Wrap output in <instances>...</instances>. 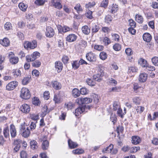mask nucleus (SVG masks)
Returning <instances> with one entry per match:
<instances>
[{
  "label": "nucleus",
  "mask_w": 158,
  "mask_h": 158,
  "mask_svg": "<svg viewBox=\"0 0 158 158\" xmlns=\"http://www.w3.org/2000/svg\"><path fill=\"white\" fill-rule=\"evenodd\" d=\"M73 105L71 102H69L65 103V107L67 108L68 110L71 109L73 107Z\"/></svg>",
  "instance_id": "obj_51"
},
{
  "label": "nucleus",
  "mask_w": 158,
  "mask_h": 158,
  "mask_svg": "<svg viewBox=\"0 0 158 158\" xmlns=\"http://www.w3.org/2000/svg\"><path fill=\"white\" fill-rule=\"evenodd\" d=\"M117 114L121 118H123V117L124 115L123 113V112L121 108H120L117 110Z\"/></svg>",
  "instance_id": "obj_49"
},
{
  "label": "nucleus",
  "mask_w": 158,
  "mask_h": 158,
  "mask_svg": "<svg viewBox=\"0 0 158 158\" xmlns=\"http://www.w3.org/2000/svg\"><path fill=\"white\" fill-rule=\"evenodd\" d=\"M20 110L23 113L27 114L31 110L30 106L27 104H23L20 107Z\"/></svg>",
  "instance_id": "obj_9"
},
{
  "label": "nucleus",
  "mask_w": 158,
  "mask_h": 158,
  "mask_svg": "<svg viewBox=\"0 0 158 158\" xmlns=\"http://www.w3.org/2000/svg\"><path fill=\"white\" fill-rule=\"evenodd\" d=\"M110 120L114 124L115 123H116L117 118V116L114 114L112 113L110 115Z\"/></svg>",
  "instance_id": "obj_33"
},
{
  "label": "nucleus",
  "mask_w": 158,
  "mask_h": 158,
  "mask_svg": "<svg viewBox=\"0 0 158 158\" xmlns=\"http://www.w3.org/2000/svg\"><path fill=\"white\" fill-rule=\"evenodd\" d=\"M85 110V108L84 106L79 107L77 108L75 110V114L76 116H79V115L83 112Z\"/></svg>",
  "instance_id": "obj_16"
},
{
  "label": "nucleus",
  "mask_w": 158,
  "mask_h": 158,
  "mask_svg": "<svg viewBox=\"0 0 158 158\" xmlns=\"http://www.w3.org/2000/svg\"><path fill=\"white\" fill-rule=\"evenodd\" d=\"M3 134L4 137L7 138L9 137V127H7L4 128L3 130Z\"/></svg>",
  "instance_id": "obj_30"
},
{
  "label": "nucleus",
  "mask_w": 158,
  "mask_h": 158,
  "mask_svg": "<svg viewBox=\"0 0 158 158\" xmlns=\"http://www.w3.org/2000/svg\"><path fill=\"white\" fill-rule=\"evenodd\" d=\"M41 62L38 60H36L32 63V66L35 68L39 67L41 65Z\"/></svg>",
  "instance_id": "obj_43"
},
{
  "label": "nucleus",
  "mask_w": 158,
  "mask_h": 158,
  "mask_svg": "<svg viewBox=\"0 0 158 158\" xmlns=\"http://www.w3.org/2000/svg\"><path fill=\"white\" fill-rule=\"evenodd\" d=\"M20 97L24 99H29L31 97V94L29 89L26 88H23L20 91Z\"/></svg>",
  "instance_id": "obj_1"
},
{
  "label": "nucleus",
  "mask_w": 158,
  "mask_h": 158,
  "mask_svg": "<svg viewBox=\"0 0 158 158\" xmlns=\"http://www.w3.org/2000/svg\"><path fill=\"white\" fill-rule=\"evenodd\" d=\"M140 149V148L139 147H132L131 148H130V152L131 153H134L139 150Z\"/></svg>",
  "instance_id": "obj_37"
},
{
  "label": "nucleus",
  "mask_w": 158,
  "mask_h": 158,
  "mask_svg": "<svg viewBox=\"0 0 158 158\" xmlns=\"http://www.w3.org/2000/svg\"><path fill=\"white\" fill-rule=\"evenodd\" d=\"M63 65L62 63L60 61H56L55 63V68L57 72H61L62 69Z\"/></svg>",
  "instance_id": "obj_14"
},
{
  "label": "nucleus",
  "mask_w": 158,
  "mask_h": 158,
  "mask_svg": "<svg viewBox=\"0 0 158 158\" xmlns=\"http://www.w3.org/2000/svg\"><path fill=\"white\" fill-rule=\"evenodd\" d=\"M86 82L88 84V85L91 86H94L95 85V82L93 81L92 79L88 78L86 80Z\"/></svg>",
  "instance_id": "obj_39"
},
{
  "label": "nucleus",
  "mask_w": 158,
  "mask_h": 158,
  "mask_svg": "<svg viewBox=\"0 0 158 158\" xmlns=\"http://www.w3.org/2000/svg\"><path fill=\"white\" fill-rule=\"evenodd\" d=\"M108 0H103L101 3L100 6L101 7H106L108 5Z\"/></svg>",
  "instance_id": "obj_60"
},
{
  "label": "nucleus",
  "mask_w": 158,
  "mask_h": 158,
  "mask_svg": "<svg viewBox=\"0 0 158 158\" xmlns=\"http://www.w3.org/2000/svg\"><path fill=\"white\" fill-rule=\"evenodd\" d=\"M13 73L14 76L16 77L20 76L21 74V71L19 69H13Z\"/></svg>",
  "instance_id": "obj_44"
},
{
  "label": "nucleus",
  "mask_w": 158,
  "mask_h": 158,
  "mask_svg": "<svg viewBox=\"0 0 158 158\" xmlns=\"http://www.w3.org/2000/svg\"><path fill=\"white\" fill-rule=\"evenodd\" d=\"M135 20L139 23H141L143 22L142 17L139 15H136L135 16Z\"/></svg>",
  "instance_id": "obj_42"
},
{
  "label": "nucleus",
  "mask_w": 158,
  "mask_h": 158,
  "mask_svg": "<svg viewBox=\"0 0 158 158\" xmlns=\"http://www.w3.org/2000/svg\"><path fill=\"white\" fill-rule=\"evenodd\" d=\"M72 66L73 68L74 69H77L79 67V63H78V62L77 61H75L72 63Z\"/></svg>",
  "instance_id": "obj_61"
},
{
  "label": "nucleus",
  "mask_w": 158,
  "mask_h": 158,
  "mask_svg": "<svg viewBox=\"0 0 158 158\" xmlns=\"http://www.w3.org/2000/svg\"><path fill=\"white\" fill-rule=\"evenodd\" d=\"M10 131L11 136L15 138L16 135V131L15 126L13 124H11L10 126Z\"/></svg>",
  "instance_id": "obj_15"
},
{
  "label": "nucleus",
  "mask_w": 158,
  "mask_h": 158,
  "mask_svg": "<svg viewBox=\"0 0 158 158\" xmlns=\"http://www.w3.org/2000/svg\"><path fill=\"white\" fill-rule=\"evenodd\" d=\"M52 87L56 90L60 89L62 87L61 84L56 81L52 82Z\"/></svg>",
  "instance_id": "obj_22"
},
{
  "label": "nucleus",
  "mask_w": 158,
  "mask_h": 158,
  "mask_svg": "<svg viewBox=\"0 0 158 158\" xmlns=\"http://www.w3.org/2000/svg\"><path fill=\"white\" fill-rule=\"evenodd\" d=\"M20 141L19 139H16L14 141V144L15 147L14 148V150L16 152H18L20 148Z\"/></svg>",
  "instance_id": "obj_18"
},
{
  "label": "nucleus",
  "mask_w": 158,
  "mask_h": 158,
  "mask_svg": "<svg viewBox=\"0 0 158 158\" xmlns=\"http://www.w3.org/2000/svg\"><path fill=\"white\" fill-rule=\"evenodd\" d=\"M100 66L101 65H99L98 67V71L100 72V74H99V73H97V74L94 75L93 76L94 79L98 82H100L101 81L102 79V77L104 75V71L101 69Z\"/></svg>",
  "instance_id": "obj_4"
},
{
  "label": "nucleus",
  "mask_w": 158,
  "mask_h": 158,
  "mask_svg": "<svg viewBox=\"0 0 158 158\" xmlns=\"http://www.w3.org/2000/svg\"><path fill=\"white\" fill-rule=\"evenodd\" d=\"M12 27L11 23L9 22H6L4 25V28L7 30H9Z\"/></svg>",
  "instance_id": "obj_52"
},
{
  "label": "nucleus",
  "mask_w": 158,
  "mask_h": 158,
  "mask_svg": "<svg viewBox=\"0 0 158 158\" xmlns=\"http://www.w3.org/2000/svg\"><path fill=\"white\" fill-rule=\"evenodd\" d=\"M152 62L155 66H158V57L155 56L152 58Z\"/></svg>",
  "instance_id": "obj_34"
},
{
  "label": "nucleus",
  "mask_w": 158,
  "mask_h": 158,
  "mask_svg": "<svg viewBox=\"0 0 158 158\" xmlns=\"http://www.w3.org/2000/svg\"><path fill=\"white\" fill-rule=\"evenodd\" d=\"M143 37V40L148 42H150L152 38L151 35L148 33L144 34Z\"/></svg>",
  "instance_id": "obj_23"
},
{
  "label": "nucleus",
  "mask_w": 158,
  "mask_h": 158,
  "mask_svg": "<svg viewBox=\"0 0 158 158\" xmlns=\"http://www.w3.org/2000/svg\"><path fill=\"white\" fill-rule=\"evenodd\" d=\"M112 17L110 15H107L105 18V20L106 23H109L112 20Z\"/></svg>",
  "instance_id": "obj_55"
},
{
  "label": "nucleus",
  "mask_w": 158,
  "mask_h": 158,
  "mask_svg": "<svg viewBox=\"0 0 158 158\" xmlns=\"http://www.w3.org/2000/svg\"><path fill=\"white\" fill-rule=\"evenodd\" d=\"M144 108L142 106H137V107L136 110L137 113H141L144 110Z\"/></svg>",
  "instance_id": "obj_50"
},
{
  "label": "nucleus",
  "mask_w": 158,
  "mask_h": 158,
  "mask_svg": "<svg viewBox=\"0 0 158 158\" xmlns=\"http://www.w3.org/2000/svg\"><path fill=\"white\" fill-rule=\"evenodd\" d=\"M39 115L38 114H32L30 115L31 118L35 121L39 119Z\"/></svg>",
  "instance_id": "obj_56"
},
{
  "label": "nucleus",
  "mask_w": 158,
  "mask_h": 158,
  "mask_svg": "<svg viewBox=\"0 0 158 158\" xmlns=\"http://www.w3.org/2000/svg\"><path fill=\"white\" fill-rule=\"evenodd\" d=\"M0 44L3 46L7 47L9 45L10 41L8 38H5L2 40H0Z\"/></svg>",
  "instance_id": "obj_19"
},
{
  "label": "nucleus",
  "mask_w": 158,
  "mask_h": 158,
  "mask_svg": "<svg viewBox=\"0 0 158 158\" xmlns=\"http://www.w3.org/2000/svg\"><path fill=\"white\" fill-rule=\"evenodd\" d=\"M113 110L114 111H116L121 107L119 102L115 101H114L113 103Z\"/></svg>",
  "instance_id": "obj_28"
},
{
  "label": "nucleus",
  "mask_w": 158,
  "mask_h": 158,
  "mask_svg": "<svg viewBox=\"0 0 158 158\" xmlns=\"http://www.w3.org/2000/svg\"><path fill=\"white\" fill-rule=\"evenodd\" d=\"M69 147L70 149H73L78 146V144L76 142L72 141L71 139H69L68 141Z\"/></svg>",
  "instance_id": "obj_26"
},
{
  "label": "nucleus",
  "mask_w": 158,
  "mask_h": 158,
  "mask_svg": "<svg viewBox=\"0 0 158 158\" xmlns=\"http://www.w3.org/2000/svg\"><path fill=\"white\" fill-rule=\"evenodd\" d=\"M19 8L23 11H25L27 7V5L23 2L20 3L19 4Z\"/></svg>",
  "instance_id": "obj_31"
},
{
  "label": "nucleus",
  "mask_w": 158,
  "mask_h": 158,
  "mask_svg": "<svg viewBox=\"0 0 158 158\" xmlns=\"http://www.w3.org/2000/svg\"><path fill=\"white\" fill-rule=\"evenodd\" d=\"M27 154L24 151H22L20 153L21 158H27Z\"/></svg>",
  "instance_id": "obj_63"
},
{
  "label": "nucleus",
  "mask_w": 158,
  "mask_h": 158,
  "mask_svg": "<svg viewBox=\"0 0 158 158\" xmlns=\"http://www.w3.org/2000/svg\"><path fill=\"white\" fill-rule=\"evenodd\" d=\"M29 78L28 77H26L23 79L22 81V83L23 85H26L29 83Z\"/></svg>",
  "instance_id": "obj_64"
},
{
  "label": "nucleus",
  "mask_w": 158,
  "mask_h": 158,
  "mask_svg": "<svg viewBox=\"0 0 158 158\" xmlns=\"http://www.w3.org/2000/svg\"><path fill=\"white\" fill-rule=\"evenodd\" d=\"M108 81L110 84L111 85H115L117 84V81L112 78L109 79Z\"/></svg>",
  "instance_id": "obj_45"
},
{
  "label": "nucleus",
  "mask_w": 158,
  "mask_h": 158,
  "mask_svg": "<svg viewBox=\"0 0 158 158\" xmlns=\"http://www.w3.org/2000/svg\"><path fill=\"white\" fill-rule=\"evenodd\" d=\"M40 54L37 52H34L32 54L28 55L26 56V60L28 62L33 61L36 59L39 58Z\"/></svg>",
  "instance_id": "obj_2"
},
{
  "label": "nucleus",
  "mask_w": 158,
  "mask_h": 158,
  "mask_svg": "<svg viewBox=\"0 0 158 158\" xmlns=\"http://www.w3.org/2000/svg\"><path fill=\"white\" fill-rule=\"evenodd\" d=\"M128 21L129 22V25L131 27H136V23L133 20L130 19Z\"/></svg>",
  "instance_id": "obj_62"
},
{
  "label": "nucleus",
  "mask_w": 158,
  "mask_h": 158,
  "mask_svg": "<svg viewBox=\"0 0 158 158\" xmlns=\"http://www.w3.org/2000/svg\"><path fill=\"white\" fill-rule=\"evenodd\" d=\"M72 93L73 97L75 98L78 97L80 94V91L78 89L76 88H74L72 90Z\"/></svg>",
  "instance_id": "obj_25"
},
{
  "label": "nucleus",
  "mask_w": 158,
  "mask_h": 158,
  "mask_svg": "<svg viewBox=\"0 0 158 158\" xmlns=\"http://www.w3.org/2000/svg\"><path fill=\"white\" fill-rule=\"evenodd\" d=\"M49 146V143L47 140L43 141L42 145V148L44 150L47 149Z\"/></svg>",
  "instance_id": "obj_35"
},
{
  "label": "nucleus",
  "mask_w": 158,
  "mask_h": 158,
  "mask_svg": "<svg viewBox=\"0 0 158 158\" xmlns=\"http://www.w3.org/2000/svg\"><path fill=\"white\" fill-rule=\"evenodd\" d=\"M20 130L22 132L21 134L23 136L26 138L29 136L30 134V129L27 125L22 126Z\"/></svg>",
  "instance_id": "obj_5"
},
{
  "label": "nucleus",
  "mask_w": 158,
  "mask_h": 158,
  "mask_svg": "<svg viewBox=\"0 0 158 158\" xmlns=\"http://www.w3.org/2000/svg\"><path fill=\"white\" fill-rule=\"evenodd\" d=\"M86 57L87 60L91 62H94L96 60V56L94 53L90 52L87 54Z\"/></svg>",
  "instance_id": "obj_13"
},
{
  "label": "nucleus",
  "mask_w": 158,
  "mask_h": 158,
  "mask_svg": "<svg viewBox=\"0 0 158 158\" xmlns=\"http://www.w3.org/2000/svg\"><path fill=\"white\" fill-rule=\"evenodd\" d=\"M92 12L88 10L85 14L86 17L89 19H91L93 18L92 15Z\"/></svg>",
  "instance_id": "obj_58"
},
{
  "label": "nucleus",
  "mask_w": 158,
  "mask_h": 158,
  "mask_svg": "<svg viewBox=\"0 0 158 158\" xmlns=\"http://www.w3.org/2000/svg\"><path fill=\"white\" fill-rule=\"evenodd\" d=\"M137 68L135 67H129L128 72L129 73L135 72L137 71Z\"/></svg>",
  "instance_id": "obj_54"
},
{
  "label": "nucleus",
  "mask_w": 158,
  "mask_h": 158,
  "mask_svg": "<svg viewBox=\"0 0 158 158\" xmlns=\"http://www.w3.org/2000/svg\"><path fill=\"white\" fill-rule=\"evenodd\" d=\"M133 102L136 105H139L141 102V99L138 97L134 98L133 99Z\"/></svg>",
  "instance_id": "obj_47"
},
{
  "label": "nucleus",
  "mask_w": 158,
  "mask_h": 158,
  "mask_svg": "<svg viewBox=\"0 0 158 158\" xmlns=\"http://www.w3.org/2000/svg\"><path fill=\"white\" fill-rule=\"evenodd\" d=\"M18 85V82L16 81L10 82L6 85V89L8 91L13 90Z\"/></svg>",
  "instance_id": "obj_8"
},
{
  "label": "nucleus",
  "mask_w": 158,
  "mask_h": 158,
  "mask_svg": "<svg viewBox=\"0 0 158 158\" xmlns=\"http://www.w3.org/2000/svg\"><path fill=\"white\" fill-rule=\"evenodd\" d=\"M74 9L78 13H79L80 12L83 11V9H82L81 6L79 3L77 4L74 7Z\"/></svg>",
  "instance_id": "obj_38"
},
{
  "label": "nucleus",
  "mask_w": 158,
  "mask_h": 158,
  "mask_svg": "<svg viewBox=\"0 0 158 158\" xmlns=\"http://www.w3.org/2000/svg\"><path fill=\"white\" fill-rule=\"evenodd\" d=\"M92 99L90 98H78L76 100V102L79 104H86L91 103Z\"/></svg>",
  "instance_id": "obj_6"
},
{
  "label": "nucleus",
  "mask_w": 158,
  "mask_h": 158,
  "mask_svg": "<svg viewBox=\"0 0 158 158\" xmlns=\"http://www.w3.org/2000/svg\"><path fill=\"white\" fill-rule=\"evenodd\" d=\"M147 77V74L146 73H143L140 74L139 80L140 82H144L146 81Z\"/></svg>",
  "instance_id": "obj_20"
},
{
  "label": "nucleus",
  "mask_w": 158,
  "mask_h": 158,
  "mask_svg": "<svg viewBox=\"0 0 158 158\" xmlns=\"http://www.w3.org/2000/svg\"><path fill=\"white\" fill-rule=\"evenodd\" d=\"M8 57L10 63L12 64H16L19 61V58L15 56L14 53L12 52L9 53Z\"/></svg>",
  "instance_id": "obj_3"
},
{
  "label": "nucleus",
  "mask_w": 158,
  "mask_h": 158,
  "mask_svg": "<svg viewBox=\"0 0 158 158\" xmlns=\"http://www.w3.org/2000/svg\"><path fill=\"white\" fill-rule=\"evenodd\" d=\"M77 36L74 34H70L66 37V40L69 42H74L77 39Z\"/></svg>",
  "instance_id": "obj_17"
},
{
  "label": "nucleus",
  "mask_w": 158,
  "mask_h": 158,
  "mask_svg": "<svg viewBox=\"0 0 158 158\" xmlns=\"http://www.w3.org/2000/svg\"><path fill=\"white\" fill-rule=\"evenodd\" d=\"M138 63L142 67L144 68L147 66L148 64L147 61L145 60L142 58H140L138 60Z\"/></svg>",
  "instance_id": "obj_24"
},
{
  "label": "nucleus",
  "mask_w": 158,
  "mask_h": 158,
  "mask_svg": "<svg viewBox=\"0 0 158 158\" xmlns=\"http://www.w3.org/2000/svg\"><path fill=\"white\" fill-rule=\"evenodd\" d=\"M88 90L85 88H82L80 89V94L83 95H85L88 92Z\"/></svg>",
  "instance_id": "obj_53"
},
{
  "label": "nucleus",
  "mask_w": 158,
  "mask_h": 158,
  "mask_svg": "<svg viewBox=\"0 0 158 158\" xmlns=\"http://www.w3.org/2000/svg\"><path fill=\"white\" fill-rule=\"evenodd\" d=\"M55 34L54 29L51 27L48 26L46 27L45 35L47 37L51 38Z\"/></svg>",
  "instance_id": "obj_10"
},
{
  "label": "nucleus",
  "mask_w": 158,
  "mask_h": 158,
  "mask_svg": "<svg viewBox=\"0 0 158 158\" xmlns=\"http://www.w3.org/2000/svg\"><path fill=\"white\" fill-rule=\"evenodd\" d=\"M32 103L35 106H38L40 104V102L37 97H34L32 99Z\"/></svg>",
  "instance_id": "obj_36"
},
{
  "label": "nucleus",
  "mask_w": 158,
  "mask_h": 158,
  "mask_svg": "<svg viewBox=\"0 0 158 158\" xmlns=\"http://www.w3.org/2000/svg\"><path fill=\"white\" fill-rule=\"evenodd\" d=\"M24 46L25 48L34 49L37 46V42L35 40H33L32 42L26 41L24 44Z\"/></svg>",
  "instance_id": "obj_7"
},
{
  "label": "nucleus",
  "mask_w": 158,
  "mask_h": 158,
  "mask_svg": "<svg viewBox=\"0 0 158 158\" xmlns=\"http://www.w3.org/2000/svg\"><path fill=\"white\" fill-rule=\"evenodd\" d=\"M100 57L102 60H104L106 58L107 55L105 52H102L100 54Z\"/></svg>",
  "instance_id": "obj_59"
},
{
  "label": "nucleus",
  "mask_w": 158,
  "mask_h": 158,
  "mask_svg": "<svg viewBox=\"0 0 158 158\" xmlns=\"http://www.w3.org/2000/svg\"><path fill=\"white\" fill-rule=\"evenodd\" d=\"M145 69L147 70L150 71H154L155 70V68L154 67L151 65H149L148 64L147 66L145 67Z\"/></svg>",
  "instance_id": "obj_57"
},
{
  "label": "nucleus",
  "mask_w": 158,
  "mask_h": 158,
  "mask_svg": "<svg viewBox=\"0 0 158 158\" xmlns=\"http://www.w3.org/2000/svg\"><path fill=\"white\" fill-rule=\"evenodd\" d=\"M121 87L116 86L109 89L110 92H118L120 91Z\"/></svg>",
  "instance_id": "obj_41"
},
{
  "label": "nucleus",
  "mask_w": 158,
  "mask_h": 158,
  "mask_svg": "<svg viewBox=\"0 0 158 158\" xmlns=\"http://www.w3.org/2000/svg\"><path fill=\"white\" fill-rule=\"evenodd\" d=\"M113 148V145L110 144L109 146L104 148L102 150V152L104 153H109L111 152Z\"/></svg>",
  "instance_id": "obj_27"
},
{
  "label": "nucleus",
  "mask_w": 158,
  "mask_h": 158,
  "mask_svg": "<svg viewBox=\"0 0 158 158\" xmlns=\"http://www.w3.org/2000/svg\"><path fill=\"white\" fill-rule=\"evenodd\" d=\"M37 142L34 140L31 141L30 142V145L31 148L32 149H34L36 148L38 146L37 145Z\"/></svg>",
  "instance_id": "obj_32"
},
{
  "label": "nucleus",
  "mask_w": 158,
  "mask_h": 158,
  "mask_svg": "<svg viewBox=\"0 0 158 158\" xmlns=\"http://www.w3.org/2000/svg\"><path fill=\"white\" fill-rule=\"evenodd\" d=\"M60 93V92H59L54 94L53 100L56 104H59L62 101Z\"/></svg>",
  "instance_id": "obj_11"
},
{
  "label": "nucleus",
  "mask_w": 158,
  "mask_h": 158,
  "mask_svg": "<svg viewBox=\"0 0 158 158\" xmlns=\"http://www.w3.org/2000/svg\"><path fill=\"white\" fill-rule=\"evenodd\" d=\"M82 31L83 33L85 35H88L90 32V29L88 28V26L86 25L82 27Z\"/></svg>",
  "instance_id": "obj_29"
},
{
  "label": "nucleus",
  "mask_w": 158,
  "mask_h": 158,
  "mask_svg": "<svg viewBox=\"0 0 158 158\" xmlns=\"http://www.w3.org/2000/svg\"><path fill=\"white\" fill-rule=\"evenodd\" d=\"M51 2L53 6L56 8L58 9L62 8L61 0H52Z\"/></svg>",
  "instance_id": "obj_12"
},
{
  "label": "nucleus",
  "mask_w": 158,
  "mask_h": 158,
  "mask_svg": "<svg viewBox=\"0 0 158 158\" xmlns=\"http://www.w3.org/2000/svg\"><path fill=\"white\" fill-rule=\"evenodd\" d=\"M73 153L75 154H79L82 153L84 152V150L81 149H77L73 150L72 151Z\"/></svg>",
  "instance_id": "obj_46"
},
{
  "label": "nucleus",
  "mask_w": 158,
  "mask_h": 158,
  "mask_svg": "<svg viewBox=\"0 0 158 158\" xmlns=\"http://www.w3.org/2000/svg\"><path fill=\"white\" fill-rule=\"evenodd\" d=\"M140 137L137 136H133L132 137L131 142L133 144L136 145L139 144L141 142Z\"/></svg>",
  "instance_id": "obj_21"
},
{
  "label": "nucleus",
  "mask_w": 158,
  "mask_h": 158,
  "mask_svg": "<svg viewBox=\"0 0 158 158\" xmlns=\"http://www.w3.org/2000/svg\"><path fill=\"white\" fill-rule=\"evenodd\" d=\"M92 97L93 98L94 101L95 103H97L99 102V97L98 95L94 93L93 94Z\"/></svg>",
  "instance_id": "obj_40"
},
{
  "label": "nucleus",
  "mask_w": 158,
  "mask_h": 158,
  "mask_svg": "<svg viewBox=\"0 0 158 158\" xmlns=\"http://www.w3.org/2000/svg\"><path fill=\"white\" fill-rule=\"evenodd\" d=\"M86 44L87 43L84 40H81L79 44L80 48L81 49H82L84 48L86 45Z\"/></svg>",
  "instance_id": "obj_48"
}]
</instances>
